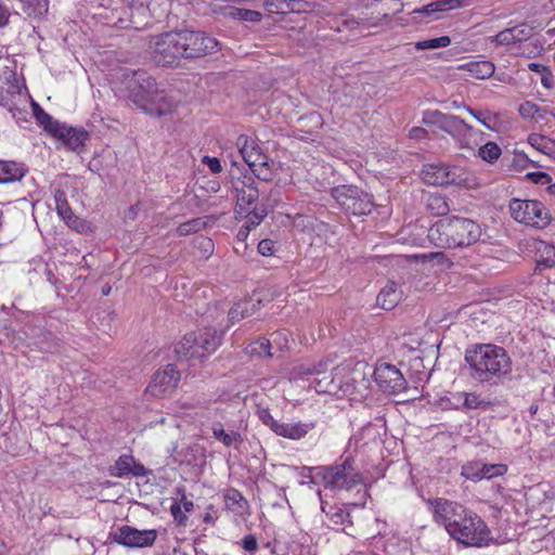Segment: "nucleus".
Instances as JSON below:
<instances>
[{
    "label": "nucleus",
    "instance_id": "1",
    "mask_svg": "<svg viewBox=\"0 0 555 555\" xmlns=\"http://www.w3.org/2000/svg\"><path fill=\"white\" fill-rule=\"evenodd\" d=\"M129 99L146 114L163 116L171 111V102L153 77L143 70L126 75Z\"/></svg>",
    "mask_w": 555,
    "mask_h": 555
},
{
    "label": "nucleus",
    "instance_id": "2",
    "mask_svg": "<svg viewBox=\"0 0 555 555\" xmlns=\"http://www.w3.org/2000/svg\"><path fill=\"white\" fill-rule=\"evenodd\" d=\"M480 227L473 220L460 217L437 221L428 232V237L437 246L456 248L468 246L479 240Z\"/></svg>",
    "mask_w": 555,
    "mask_h": 555
},
{
    "label": "nucleus",
    "instance_id": "3",
    "mask_svg": "<svg viewBox=\"0 0 555 555\" xmlns=\"http://www.w3.org/2000/svg\"><path fill=\"white\" fill-rule=\"evenodd\" d=\"M465 359L474 371V377L481 382L507 375L512 370L507 352L491 344L476 346L466 352Z\"/></svg>",
    "mask_w": 555,
    "mask_h": 555
},
{
    "label": "nucleus",
    "instance_id": "4",
    "mask_svg": "<svg viewBox=\"0 0 555 555\" xmlns=\"http://www.w3.org/2000/svg\"><path fill=\"white\" fill-rule=\"evenodd\" d=\"M449 534L466 546L482 547L491 541V532L486 522L474 512L467 509Z\"/></svg>",
    "mask_w": 555,
    "mask_h": 555
},
{
    "label": "nucleus",
    "instance_id": "5",
    "mask_svg": "<svg viewBox=\"0 0 555 555\" xmlns=\"http://www.w3.org/2000/svg\"><path fill=\"white\" fill-rule=\"evenodd\" d=\"M152 56L162 66H172L185 56L180 31L166 33L154 37L151 41Z\"/></svg>",
    "mask_w": 555,
    "mask_h": 555
},
{
    "label": "nucleus",
    "instance_id": "6",
    "mask_svg": "<svg viewBox=\"0 0 555 555\" xmlns=\"http://www.w3.org/2000/svg\"><path fill=\"white\" fill-rule=\"evenodd\" d=\"M509 212L517 222L543 229L551 222L547 208L539 201L513 198Z\"/></svg>",
    "mask_w": 555,
    "mask_h": 555
},
{
    "label": "nucleus",
    "instance_id": "7",
    "mask_svg": "<svg viewBox=\"0 0 555 555\" xmlns=\"http://www.w3.org/2000/svg\"><path fill=\"white\" fill-rule=\"evenodd\" d=\"M332 195L338 205L353 216L369 215L373 209L371 196L353 185L334 188Z\"/></svg>",
    "mask_w": 555,
    "mask_h": 555
},
{
    "label": "nucleus",
    "instance_id": "8",
    "mask_svg": "<svg viewBox=\"0 0 555 555\" xmlns=\"http://www.w3.org/2000/svg\"><path fill=\"white\" fill-rule=\"evenodd\" d=\"M440 130L450 134L461 150H475L479 145L482 132L474 129L456 115L446 114Z\"/></svg>",
    "mask_w": 555,
    "mask_h": 555
},
{
    "label": "nucleus",
    "instance_id": "9",
    "mask_svg": "<svg viewBox=\"0 0 555 555\" xmlns=\"http://www.w3.org/2000/svg\"><path fill=\"white\" fill-rule=\"evenodd\" d=\"M109 539L128 548L149 547L155 543L157 531L155 529L139 530L124 525L111 531Z\"/></svg>",
    "mask_w": 555,
    "mask_h": 555
},
{
    "label": "nucleus",
    "instance_id": "10",
    "mask_svg": "<svg viewBox=\"0 0 555 555\" xmlns=\"http://www.w3.org/2000/svg\"><path fill=\"white\" fill-rule=\"evenodd\" d=\"M323 481L325 487L332 489L349 490L361 481L352 461L346 459L343 463L323 468Z\"/></svg>",
    "mask_w": 555,
    "mask_h": 555
},
{
    "label": "nucleus",
    "instance_id": "11",
    "mask_svg": "<svg viewBox=\"0 0 555 555\" xmlns=\"http://www.w3.org/2000/svg\"><path fill=\"white\" fill-rule=\"evenodd\" d=\"M238 152L251 171L262 180L270 179L268 169V156L264 155L258 144L245 135H240L236 142Z\"/></svg>",
    "mask_w": 555,
    "mask_h": 555
},
{
    "label": "nucleus",
    "instance_id": "12",
    "mask_svg": "<svg viewBox=\"0 0 555 555\" xmlns=\"http://www.w3.org/2000/svg\"><path fill=\"white\" fill-rule=\"evenodd\" d=\"M378 388L386 393L398 395L406 388V380L402 373L392 364H377L373 371Z\"/></svg>",
    "mask_w": 555,
    "mask_h": 555
},
{
    "label": "nucleus",
    "instance_id": "13",
    "mask_svg": "<svg viewBox=\"0 0 555 555\" xmlns=\"http://www.w3.org/2000/svg\"><path fill=\"white\" fill-rule=\"evenodd\" d=\"M431 505L435 521L442 525L448 533L467 511L462 504L442 498L434 500Z\"/></svg>",
    "mask_w": 555,
    "mask_h": 555
},
{
    "label": "nucleus",
    "instance_id": "14",
    "mask_svg": "<svg viewBox=\"0 0 555 555\" xmlns=\"http://www.w3.org/2000/svg\"><path fill=\"white\" fill-rule=\"evenodd\" d=\"M180 36L186 59L202 57L215 51L218 46L215 38L202 31L181 30Z\"/></svg>",
    "mask_w": 555,
    "mask_h": 555
},
{
    "label": "nucleus",
    "instance_id": "15",
    "mask_svg": "<svg viewBox=\"0 0 555 555\" xmlns=\"http://www.w3.org/2000/svg\"><path fill=\"white\" fill-rule=\"evenodd\" d=\"M179 380V371L172 364H168L154 373L147 392L154 397L165 396L176 389Z\"/></svg>",
    "mask_w": 555,
    "mask_h": 555
},
{
    "label": "nucleus",
    "instance_id": "16",
    "mask_svg": "<svg viewBox=\"0 0 555 555\" xmlns=\"http://www.w3.org/2000/svg\"><path fill=\"white\" fill-rule=\"evenodd\" d=\"M459 168L446 164L429 165L423 170V180L433 185L459 184Z\"/></svg>",
    "mask_w": 555,
    "mask_h": 555
},
{
    "label": "nucleus",
    "instance_id": "17",
    "mask_svg": "<svg viewBox=\"0 0 555 555\" xmlns=\"http://www.w3.org/2000/svg\"><path fill=\"white\" fill-rule=\"evenodd\" d=\"M236 191V214L247 211L259 197V191L253 177L245 176L235 182Z\"/></svg>",
    "mask_w": 555,
    "mask_h": 555
},
{
    "label": "nucleus",
    "instance_id": "18",
    "mask_svg": "<svg viewBox=\"0 0 555 555\" xmlns=\"http://www.w3.org/2000/svg\"><path fill=\"white\" fill-rule=\"evenodd\" d=\"M193 336L196 337L194 349L198 351V356H194V358H203L216 351L221 344V335H218L217 331L210 327L193 332Z\"/></svg>",
    "mask_w": 555,
    "mask_h": 555
},
{
    "label": "nucleus",
    "instance_id": "19",
    "mask_svg": "<svg viewBox=\"0 0 555 555\" xmlns=\"http://www.w3.org/2000/svg\"><path fill=\"white\" fill-rule=\"evenodd\" d=\"M53 137L60 140L69 150L77 151L83 146L88 138V132L82 128H74L61 124Z\"/></svg>",
    "mask_w": 555,
    "mask_h": 555
},
{
    "label": "nucleus",
    "instance_id": "20",
    "mask_svg": "<svg viewBox=\"0 0 555 555\" xmlns=\"http://www.w3.org/2000/svg\"><path fill=\"white\" fill-rule=\"evenodd\" d=\"M340 369L336 367L334 370H328V363L326 362V373H322L320 376H315L314 380L311 383V387L318 393H331L335 392L337 389L343 388V383H336V378L340 375Z\"/></svg>",
    "mask_w": 555,
    "mask_h": 555
},
{
    "label": "nucleus",
    "instance_id": "21",
    "mask_svg": "<svg viewBox=\"0 0 555 555\" xmlns=\"http://www.w3.org/2000/svg\"><path fill=\"white\" fill-rule=\"evenodd\" d=\"M147 0H127L129 22L134 29L144 28L150 24Z\"/></svg>",
    "mask_w": 555,
    "mask_h": 555
},
{
    "label": "nucleus",
    "instance_id": "22",
    "mask_svg": "<svg viewBox=\"0 0 555 555\" xmlns=\"http://www.w3.org/2000/svg\"><path fill=\"white\" fill-rule=\"evenodd\" d=\"M144 472L141 464H137L131 455H120L113 466L109 467V474L114 477H125L127 475L140 476Z\"/></svg>",
    "mask_w": 555,
    "mask_h": 555
},
{
    "label": "nucleus",
    "instance_id": "23",
    "mask_svg": "<svg viewBox=\"0 0 555 555\" xmlns=\"http://www.w3.org/2000/svg\"><path fill=\"white\" fill-rule=\"evenodd\" d=\"M322 373H326V362L319 361L318 363L313 362H304L296 364L291 372V378L293 379H306L309 380L310 384L314 380L315 376H320Z\"/></svg>",
    "mask_w": 555,
    "mask_h": 555
},
{
    "label": "nucleus",
    "instance_id": "24",
    "mask_svg": "<svg viewBox=\"0 0 555 555\" xmlns=\"http://www.w3.org/2000/svg\"><path fill=\"white\" fill-rule=\"evenodd\" d=\"M314 428V423H282L279 422L274 434L278 436L299 440L304 438L310 430Z\"/></svg>",
    "mask_w": 555,
    "mask_h": 555
},
{
    "label": "nucleus",
    "instance_id": "25",
    "mask_svg": "<svg viewBox=\"0 0 555 555\" xmlns=\"http://www.w3.org/2000/svg\"><path fill=\"white\" fill-rule=\"evenodd\" d=\"M461 7L460 0H439L424 5L420 9H415L412 14L429 17L430 20H437L439 13L447 12Z\"/></svg>",
    "mask_w": 555,
    "mask_h": 555
},
{
    "label": "nucleus",
    "instance_id": "26",
    "mask_svg": "<svg viewBox=\"0 0 555 555\" xmlns=\"http://www.w3.org/2000/svg\"><path fill=\"white\" fill-rule=\"evenodd\" d=\"M401 296L402 291L399 286L395 282H389L377 295L376 304L382 309L391 310L398 305Z\"/></svg>",
    "mask_w": 555,
    "mask_h": 555
},
{
    "label": "nucleus",
    "instance_id": "27",
    "mask_svg": "<svg viewBox=\"0 0 555 555\" xmlns=\"http://www.w3.org/2000/svg\"><path fill=\"white\" fill-rule=\"evenodd\" d=\"M344 385L346 386L345 391H348L350 387H352L353 391L357 393H361L363 390H366L370 386V379L366 377V373L364 372V365L358 363L346 377Z\"/></svg>",
    "mask_w": 555,
    "mask_h": 555
},
{
    "label": "nucleus",
    "instance_id": "28",
    "mask_svg": "<svg viewBox=\"0 0 555 555\" xmlns=\"http://www.w3.org/2000/svg\"><path fill=\"white\" fill-rule=\"evenodd\" d=\"M26 173L25 168L15 162L0 160V183H12L21 180Z\"/></svg>",
    "mask_w": 555,
    "mask_h": 555
},
{
    "label": "nucleus",
    "instance_id": "29",
    "mask_svg": "<svg viewBox=\"0 0 555 555\" xmlns=\"http://www.w3.org/2000/svg\"><path fill=\"white\" fill-rule=\"evenodd\" d=\"M211 430L214 437L220 441L223 446L230 448L242 443L243 438L238 431L224 429V426L220 422H214L211 424Z\"/></svg>",
    "mask_w": 555,
    "mask_h": 555
},
{
    "label": "nucleus",
    "instance_id": "30",
    "mask_svg": "<svg viewBox=\"0 0 555 555\" xmlns=\"http://www.w3.org/2000/svg\"><path fill=\"white\" fill-rule=\"evenodd\" d=\"M256 311V304L250 300H241L235 302L229 310L228 318L231 324L251 315Z\"/></svg>",
    "mask_w": 555,
    "mask_h": 555
},
{
    "label": "nucleus",
    "instance_id": "31",
    "mask_svg": "<svg viewBox=\"0 0 555 555\" xmlns=\"http://www.w3.org/2000/svg\"><path fill=\"white\" fill-rule=\"evenodd\" d=\"M184 406L193 410V414L196 417L205 418L206 421L216 418L219 413V409L208 401H196L195 403H184Z\"/></svg>",
    "mask_w": 555,
    "mask_h": 555
},
{
    "label": "nucleus",
    "instance_id": "32",
    "mask_svg": "<svg viewBox=\"0 0 555 555\" xmlns=\"http://www.w3.org/2000/svg\"><path fill=\"white\" fill-rule=\"evenodd\" d=\"M465 111L473 116L476 120H478L482 126L487 129L493 131L496 129V124L499 120V114L493 113L489 109L479 111L473 109L469 106H465Z\"/></svg>",
    "mask_w": 555,
    "mask_h": 555
},
{
    "label": "nucleus",
    "instance_id": "33",
    "mask_svg": "<svg viewBox=\"0 0 555 555\" xmlns=\"http://www.w3.org/2000/svg\"><path fill=\"white\" fill-rule=\"evenodd\" d=\"M196 337L193 336V332L184 335V337L175 345V352L180 358L192 359L194 356H198V351L194 349Z\"/></svg>",
    "mask_w": 555,
    "mask_h": 555
},
{
    "label": "nucleus",
    "instance_id": "34",
    "mask_svg": "<svg viewBox=\"0 0 555 555\" xmlns=\"http://www.w3.org/2000/svg\"><path fill=\"white\" fill-rule=\"evenodd\" d=\"M470 75L477 79H486L494 74V65L489 61L470 62L466 65Z\"/></svg>",
    "mask_w": 555,
    "mask_h": 555
},
{
    "label": "nucleus",
    "instance_id": "35",
    "mask_svg": "<svg viewBox=\"0 0 555 555\" xmlns=\"http://www.w3.org/2000/svg\"><path fill=\"white\" fill-rule=\"evenodd\" d=\"M518 113L522 118L540 121L545 118L547 111L531 101H526L519 105Z\"/></svg>",
    "mask_w": 555,
    "mask_h": 555
},
{
    "label": "nucleus",
    "instance_id": "36",
    "mask_svg": "<svg viewBox=\"0 0 555 555\" xmlns=\"http://www.w3.org/2000/svg\"><path fill=\"white\" fill-rule=\"evenodd\" d=\"M34 114L36 119L40 125L43 126L44 130H47L51 135L57 130L61 122L53 119L51 115L44 112L37 103H34Z\"/></svg>",
    "mask_w": 555,
    "mask_h": 555
},
{
    "label": "nucleus",
    "instance_id": "37",
    "mask_svg": "<svg viewBox=\"0 0 555 555\" xmlns=\"http://www.w3.org/2000/svg\"><path fill=\"white\" fill-rule=\"evenodd\" d=\"M426 207L436 216L447 215L450 210L447 199L439 194H429L426 199Z\"/></svg>",
    "mask_w": 555,
    "mask_h": 555
},
{
    "label": "nucleus",
    "instance_id": "38",
    "mask_svg": "<svg viewBox=\"0 0 555 555\" xmlns=\"http://www.w3.org/2000/svg\"><path fill=\"white\" fill-rule=\"evenodd\" d=\"M298 4L295 0H266L264 8L273 14H285L289 11L297 10Z\"/></svg>",
    "mask_w": 555,
    "mask_h": 555
},
{
    "label": "nucleus",
    "instance_id": "39",
    "mask_svg": "<svg viewBox=\"0 0 555 555\" xmlns=\"http://www.w3.org/2000/svg\"><path fill=\"white\" fill-rule=\"evenodd\" d=\"M224 15L230 16L234 20L258 22L261 18V14L258 11L238 9L235 7H228L224 9Z\"/></svg>",
    "mask_w": 555,
    "mask_h": 555
},
{
    "label": "nucleus",
    "instance_id": "40",
    "mask_svg": "<svg viewBox=\"0 0 555 555\" xmlns=\"http://www.w3.org/2000/svg\"><path fill=\"white\" fill-rule=\"evenodd\" d=\"M535 250L540 255L541 262L546 267L555 266V246L545 241H539L535 245Z\"/></svg>",
    "mask_w": 555,
    "mask_h": 555
},
{
    "label": "nucleus",
    "instance_id": "41",
    "mask_svg": "<svg viewBox=\"0 0 555 555\" xmlns=\"http://www.w3.org/2000/svg\"><path fill=\"white\" fill-rule=\"evenodd\" d=\"M485 463L481 461H470L462 466V476L473 481L482 480Z\"/></svg>",
    "mask_w": 555,
    "mask_h": 555
},
{
    "label": "nucleus",
    "instance_id": "42",
    "mask_svg": "<svg viewBox=\"0 0 555 555\" xmlns=\"http://www.w3.org/2000/svg\"><path fill=\"white\" fill-rule=\"evenodd\" d=\"M501 154V147L494 142H487L478 149V156L490 164L499 159Z\"/></svg>",
    "mask_w": 555,
    "mask_h": 555
},
{
    "label": "nucleus",
    "instance_id": "43",
    "mask_svg": "<svg viewBox=\"0 0 555 555\" xmlns=\"http://www.w3.org/2000/svg\"><path fill=\"white\" fill-rule=\"evenodd\" d=\"M450 43H451V38L449 36H441L438 38L417 41L415 43V49L416 50H435V49L446 48V47L450 46Z\"/></svg>",
    "mask_w": 555,
    "mask_h": 555
},
{
    "label": "nucleus",
    "instance_id": "44",
    "mask_svg": "<svg viewBox=\"0 0 555 555\" xmlns=\"http://www.w3.org/2000/svg\"><path fill=\"white\" fill-rule=\"evenodd\" d=\"M528 143L537 151L548 155L552 152V142L544 135L532 133L528 137Z\"/></svg>",
    "mask_w": 555,
    "mask_h": 555
},
{
    "label": "nucleus",
    "instance_id": "45",
    "mask_svg": "<svg viewBox=\"0 0 555 555\" xmlns=\"http://www.w3.org/2000/svg\"><path fill=\"white\" fill-rule=\"evenodd\" d=\"M205 221L202 218H195L189 221L181 223L177 232L179 235H189L191 233H196L201 231L205 227Z\"/></svg>",
    "mask_w": 555,
    "mask_h": 555
},
{
    "label": "nucleus",
    "instance_id": "46",
    "mask_svg": "<svg viewBox=\"0 0 555 555\" xmlns=\"http://www.w3.org/2000/svg\"><path fill=\"white\" fill-rule=\"evenodd\" d=\"M246 221L245 225L249 228L250 230L255 229L257 225H259L264 217L267 216V210L264 208H253L251 210L246 211Z\"/></svg>",
    "mask_w": 555,
    "mask_h": 555
},
{
    "label": "nucleus",
    "instance_id": "47",
    "mask_svg": "<svg viewBox=\"0 0 555 555\" xmlns=\"http://www.w3.org/2000/svg\"><path fill=\"white\" fill-rule=\"evenodd\" d=\"M150 21L152 18H160L167 13L168 0H147Z\"/></svg>",
    "mask_w": 555,
    "mask_h": 555
},
{
    "label": "nucleus",
    "instance_id": "48",
    "mask_svg": "<svg viewBox=\"0 0 555 555\" xmlns=\"http://www.w3.org/2000/svg\"><path fill=\"white\" fill-rule=\"evenodd\" d=\"M54 201L59 216L62 218L68 217V215L72 212V209L67 203L65 193L61 190H56L54 192Z\"/></svg>",
    "mask_w": 555,
    "mask_h": 555
},
{
    "label": "nucleus",
    "instance_id": "49",
    "mask_svg": "<svg viewBox=\"0 0 555 555\" xmlns=\"http://www.w3.org/2000/svg\"><path fill=\"white\" fill-rule=\"evenodd\" d=\"M249 352L257 353L258 356L272 357L271 352V339L261 338L249 345Z\"/></svg>",
    "mask_w": 555,
    "mask_h": 555
},
{
    "label": "nucleus",
    "instance_id": "50",
    "mask_svg": "<svg viewBox=\"0 0 555 555\" xmlns=\"http://www.w3.org/2000/svg\"><path fill=\"white\" fill-rule=\"evenodd\" d=\"M489 39L495 46H507L516 43L512 28H506L496 34L495 36L490 37Z\"/></svg>",
    "mask_w": 555,
    "mask_h": 555
},
{
    "label": "nucleus",
    "instance_id": "51",
    "mask_svg": "<svg viewBox=\"0 0 555 555\" xmlns=\"http://www.w3.org/2000/svg\"><path fill=\"white\" fill-rule=\"evenodd\" d=\"M322 511L326 514V516L334 525H343L349 517L348 513H346L343 508L339 507L331 506L330 511H326L325 506L322 505Z\"/></svg>",
    "mask_w": 555,
    "mask_h": 555
},
{
    "label": "nucleus",
    "instance_id": "52",
    "mask_svg": "<svg viewBox=\"0 0 555 555\" xmlns=\"http://www.w3.org/2000/svg\"><path fill=\"white\" fill-rule=\"evenodd\" d=\"M514 34L516 43L528 40L533 36V27L527 24L511 27Z\"/></svg>",
    "mask_w": 555,
    "mask_h": 555
},
{
    "label": "nucleus",
    "instance_id": "53",
    "mask_svg": "<svg viewBox=\"0 0 555 555\" xmlns=\"http://www.w3.org/2000/svg\"><path fill=\"white\" fill-rule=\"evenodd\" d=\"M507 472V466L504 464H487L485 463L482 479H491L493 477L503 476Z\"/></svg>",
    "mask_w": 555,
    "mask_h": 555
},
{
    "label": "nucleus",
    "instance_id": "54",
    "mask_svg": "<svg viewBox=\"0 0 555 555\" xmlns=\"http://www.w3.org/2000/svg\"><path fill=\"white\" fill-rule=\"evenodd\" d=\"M224 500L227 506L230 508H235V506L242 508L246 504L244 496L237 490L234 489L229 490L225 493Z\"/></svg>",
    "mask_w": 555,
    "mask_h": 555
},
{
    "label": "nucleus",
    "instance_id": "55",
    "mask_svg": "<svg viewBox=\"0 0 555 555\" xmlns=\"http://www.w3.org/2000/svg\"><path fill=\"white\" fill-rule=\"evenodd\" d=\"M444 116H446V114H443L437 109L425 111L423 114V122L426 125L437 126L440 129Z\"/></svg>",
    "mask_w": 555,
    "mask_h": 555
},
{
    "label": "nucleus",
    "instance_id": "56",
    "mask_svg": "<svg viewBox=\"0 0 555 555\" xmlns=\"http://www.w3.org/2000/svg\"><path fill=\"white\" fill-rule=\"evenodd\" d=\"M257 415L263 425L268 426L273 433L278 427L279 421H276L268 409H258Z\"/></svg>",
    "mask_w": 555,
    "mask_h": 555
},
{
    "label": "nucleus",
    "instance_id": "57",
    "mask_svg": "<svg viewBox=\"0 0 555 555\" xmlns=\"http://www.w3.org/2000/svg\"><path fill=\"white\" fill-rule=\"evenodd\" d=\"M528 178H530L534 183L541 185H547L552 180L550 175L540 171L528 173Z\"/></svg>",
    "mask_w": 555,
    "mask_h": 555
},
{
    "label": "nucleus",
    "instance_id": "58",
    "mask_svg": "<svg viewBox=\"0 0 555 555\" xmlns=\"http://www.w3.org/2000/svg\"><path fill=\"white\" fill-rule=\"evenodd\" d=\"M68 227H70L74 230L81 231L85 227L83 220L79 219L78 217L74 216L73 211L68 217L62 218Z\"/></svg>",
    "mask_w": 555,
    "mask_h": 555
},
{
    "label": "nucleus",
    "instance_id": "59",
    "mask_svg": "<svg viewBox=\"0 0 555 555\" xmlns=\"http://www.w3.org/2000/svg\"><path fill=\"white\" fill-rule=\"evenodd\" d=\"M258 251L262 256H270L273 254V242L271 240H262L258 244Z\"/></svg>",
    "mask_w": 555,
    "mask_h": 555
},
{
    "label": "nucleus",
    "instance_id": "60",
    "mask_svg": "<svg viewBox=\"0 0 555 555\" xmlns=\"http://www.w3.org/2000/svg\"><path fill=\"white\" fill-rule=\"evenodd\" d=\"M243 547L245 551L254 553L258 548L257 539L254 535H246L243 541Z\"/></svg>",
    "mask_w": 555,
    "mask_h": 555
},
{
    "label": "nucleus",
    "instance_id": "61",
    "mask_svg": "<svg viewBox=\"0 0 555 555\" xmlns=\"http://www.w3.org/2000/svg\"><path fill=\"white\" fill-rule=\"evenodd\" d=\"M203 162L207 164L208 168L214 173L220 172L222 169L220 160L216 157L210 158L208 156H205Z\"/></svg>",
    "mask_w": 555,
    "mask_h": 555
},
{
    "label": "nucleus",
    "instance_id": "62",
    "mask_svg": "<svg viewBox=\"0 0 555 555\" xmlns=\"http://www.w3.org/2000/svg\"><path fill=\"white\" fill-rule=\"evenodd\" d=\"M10 10L8 5L0 0V27L5 26L9 23Z\"/></svg>",
    "mask_w": 555,
    "mask_h": 555
},
{
    "label": "nucleus",
    "instance_id": "63",
    "mask_svg": "<svg viewBox=\"0 0 555 555\" xmlns=\"http://www.w3.org/2000/svg\"><path fill=\"white\" fill-rule=\"evenodd\" d=\"M464 405L468 409H477L480 405V400L476 395L466 393Z\"/></svg>",
    "mask_w": 555,
    "mask_h": 555
},
{
    "label": "nucleus",
    "instance_id": "64",
    "mask_svg": "<svg viewBox=\"0 0 555 555\" xmlns=\"http://www.w3.org/2000/svg\"><path fill=\"white\" fill-rule=\"evenodd\" d=\"M196 242L199 244L201 247L205 249L207 253H211L212 250V241L208 237H198Z\"/></svg>",
    "mask_w": 555,
    "mask_h": 555
}]
</instances>
